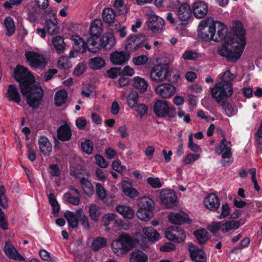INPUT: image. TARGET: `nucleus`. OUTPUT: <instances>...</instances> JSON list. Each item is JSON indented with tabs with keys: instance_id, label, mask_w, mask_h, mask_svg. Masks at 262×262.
<instances>
[{
	"instance_id": "44",
	"label": "nucleus",
	"mask_w": 262,
	"mask_h": 262,
	"mask_svg": "<svg viewBox=\"0 0 262 262\" xmlns=\"http://www.w3.org/2000/svg\"><path fill=\"white\" fill-rule=\"evenodd\" d=\"M80 195H73L71 192H67L63 195V200L64 202L77 206L80 203Z\"/></svg>"
},
{
	"instance_id": "26",
	"label": "nucleus",
	"mask_w": 262,
	"mask_h": 262,
	"mask_svg": "<svg viewBox=\"0 0 262 262\" xmlns=\"http://www.w3.org/2000/svg\"><path fill=\"white\" fill-rule=\"evenodd\" d=\"M121 188L125 195L130 199L135 198L139 195L138 191L133 187L129 182L123 181L121 184Z\"/></svg>"
},
{
	"instance_id": "21",
	"label": "nucleus",
	"mask_w": 262,
	"mask_h": 262,
	"mask_svg": "<svg viewBox=\"0 0 262 262\" xmlns=\"http://www.w3.org/2000/svg\"><path fill=\"white\" fill-rule=\"evenodd\" d=\"M207 5L201 1L195 2L193 6V12L194 16L197 18L204 17L208 12Z\"/></svg>"
},
{
	"instance_id": "60",
	"label": "nucleus",
	"mask_w": 262,
	"mask_h": 262,
	"mask_svg": "<svg viewBox=\"0 0 262 262\" xmlns=\"http://www.w3.org/2000/svg\"><path fill=\"white\" fill-rule=\"evenodd\" d=\"M200 158V155L199 154H189L184 159L183 163L186 165H190L198 160Z\"/></svg>"
},
{
	"instance_id": "62",
	"label": "nucleus",
	"mask_w": 262,
	"mask_h": 262,
	"mask_svg": "<svg viewBox=\"0 0 262 262\" xmlns=\"http://www.w3.org/2000/svg\"><path fill=\"white\" fill-rule=\"evenodd\" d=\"M147 183L154 188H159L163 186V183L158 178L149 177L147 179Z\"/></svg>"
},
{
	"instance_id": "23",
	"label": "nucleus",
	"mask_w": 262,
	"mask_h": 262,
	"mask_svg": "<svg viewBox=\"0 0 262 262\" xmlns=\"http://www.w3.org/2000/svg\"><path fill=\"white\" fill-rule=\"evenodd\" d=\"M168 219L169 221L174 224H182L189 220L188 215L184 212H171Z\"/></svg>"
},
{
	"instance_id": "53",
	"label": "nucleus",
	"mask_w": 262,
	"mask_h": 262,
	"mask_svg": "<svg viewBox=\"0 0 262 262\" xmlns=\"http://www.w3.org/2000/svg\"><path fill=\"white\" fill-rule=\"evenodd\" d=\"M76 214L78 217V221L82 225L83 227L86 228L89 227V222L88 219L85 216L83 210L81 209H78L76 210Z\"/></svg>"
},
{
	"instance_id": "33",
	"label": "nucleus",
	"mask_w": 262,
	"mask_h": 262,
	"mask_svg": "<svg viewBox=\"0 0 262 262\" xmlns=\"http://www.w3.org/2000/svg\"><path fill=\"white\" fill-rule=\"evenodd\" d=\"M71 39L73 41V48L78 52H83L85 50V43L84 40L76 35H72Z\"/></svg>"
},
{
	"instance_id": "29",
	"label": "nucleus",
	"mask_w": 262,
	"mask_h": 262,
	"mask_svg": "<svg viewBox=\"0 0 262 262\" xmlns=\"http://www.w3.org/2000/svg\"><path fill=\"white\" fill-rule=\"evenodd\" d=\"M88 243L92 250L97 251L106 246V240L105 238L101 237L90 238L88 239Z\"/></svg>"
},
{
	"instance_id": "48",
	"label": "nucleus",
	"mask_w": 262,
	"mask_h": 262,
	"mask_svg": "<svg viewBox=\"0 0 262 262\" xmlns=\"http://www.w3.org/2000/svg\"><path fill=\"white\" fill-rule=\"evenodd\" d=\"M80 184L84 193L86 195L90 196L93 194L94 188L92 184L89 180L85 178H82L80 180Z\"/></svg>"
},
{
	"instance_id": "12",
	"label": "nucleus",
	"mask_w": 262,
	"mask_h": 262,
	"mask_svg": "<svg viewBox=\"0 0 262 262\" xmlns=\"http://www.w3.org/2000/svg\"><path fill=\"white\" fill-rule=\"evenodd\" d=\"M160 199L162 205L166 208H170L175 205L177 196L173 191L168 189H164L160 192Z\"/></svg>"
},
{
	"instance_id": "54",
	"label": "nucleus",
	"mask_w": 262,
	"mask_h": 262,
	"mask_svg": "<svg viewBox=\"0 0 262 262\" xmlns=\"http://www.w3.org/2000/svg\"><path fill=\"white\" fill-rule=\"evenodd\" d=\"M48 199L53 209V213L54 214L58 213L60 209V206L56 199L55 196L53 193H50Z\"/></svg>"
},
{
	"instance_id": "39",
	"label": "nucleus",
	"mask_w": 262,
	"mask_h": 262,
	"mask_svg": "<svg viewBox=\"0 0 262 262\" xmlns=\"http://www.w3.org/2000/svg\"><path fill=\"white\" fill-rule=\"evenodd\" d=\"M64 216L67 219L69 225L72 228H76L78 225V217L75 212L67 211L64 213Z\"/></svg>"
},
{
	"instance_id": "64",
	"label": "nucleus",
	"mask_w": 262,
	"mask_h": 262,
	"mask_svg": "<svg viewBox=\"0 0 262 262\" xmlns=\"http://www.w3.org/2000/svg\"><path fill=\"white\" fill-rule=\"evenodd\" d=\"M175 231L176 232L175 242L179 243L183 242L186 238L185 233L184 230L179 227H176Z\"/></svg>"
},
{
	"instance_id": "63",
	"label": "nucleus",
	"mask_w": 262,
	"mask_h": 262,
	"mask_svg": "<svg viewBox=\"0 0 262 262\" xmlns=\"http://www.w3.org/2000/svg\"><path fill=\"white\" fill-rule=\"evenodd\" d=\"M5 190L4 186L0 187V205L3 208L8 207V200L5 194Z\"/></svg>"
},
{
	"instance_id": "30",
	"label": "nucleus",
	"mask_w": 262,
	"mask_h": 262,
	"mask_svg": "<svg viewBox=\"0 0 262 262\" xmlns=\"http://www.w3.org/2000/svg\"><path fill=\"white\" fill-rule=\"evenodd\" d=\"M116 210L124 219H132L135 215L134 210L127 205H118L116 208Z\"/></svg>"
},
{
	"instance_id": "35",
	"label": "nucleus",
	"mask_w": 262,
	"mask_h": 262,
	"mask_svg": "<svg viewBox=\"0 0 262 262\" xmlns=\"http://www.w3.org/2000/svg\"><path fill=\"white\" fill-rule=\"evenodd\" d=\"M200 245L205 244L209 239L207 231L205 229H199L193 233Z\"/></svg>"
},
{
	"instance_id": "49",
	"label": "nucleus",
	"mask_w": 262,
	"mask_h": 262,
	"mask_svg": "<svg viewBox=\"0 0 262 262\" xmlns=\"http://www.w3.org/2000/svg\"><path fill=\"white\" fill-rule=\"evenodd\" d=\"M5 26L6 28V35L8 36L12 35L15 30V26L14 21L10 17H6L4 20Z\"/></svg>"
},
{
	"instance_id": "57",
	"label": "nucleus",
	"mask_w": 262,
	"mask_h": 262,
	"mask_svg": "<svg viewBox=\"0 0 262 262\" xmlns=\"http://www.w3.org/2000/svg\"><path fill=\"white\" fill-rule=\"evenodd\" d=\"M199 57V54L195 51L186 50L182 55V58L185 60H195Z\"/></svg>"
},
{
	"instance_id": "27",
	"label": "nucleus",
	"mask_w": 262,
	"mask_h": 262,
	"mask_svg": "<svg viewBox=\"0 0 262 262\" xmlns=\"http://www.w3.org/2000/svg\"><path fill=\"white\" fill-rule=\"evenodd\" d=\"M102 221L106 227H107L111 222H114V225L120 226L122 224V220L118 217L117 214L115 213H107L105 214L102 218Z\"/></svg>"
},
{
	"instance_id": "43",
	"label": "nucleus",
	"mask_w": 262,
	"mask_h": 262,
	"mask_svg": "<svg viewBox=\"0 0 262 262\" xmlns=\"http://www.w3.org/2000/svg\"><path fill=\"white\" fill-rule=\"evenodd\" d=\"M89 212L91 219L94 221H98L101 214L100 207L94 204L89 205Z\"/></svg>"
},
{
	"instance_id": "22",
	"label": "nucleus",
	"mask_w": 262,
	"mask_h": 262,
	"mask_svg": "<svg viewBox=\"0 0 262 262\" xmlns=\"http://www.w3.org/2000/svg\"><path fill=\"white\" fill-rule=\"evenodd\" d=\"M213 25L214 34L213 40L216 42L220 41L225 37L226 28L222 23L218 21H214L213 20Z\"/></svg>"
},
{
	"instance_id": "15",
	"label": "nucleus",
	"mask_w": 262,
	"mask_h": 262,
	"mask_svg": "<svg viewBox=\"0 0 262 262\" xmlns=\"http://www.w3.org/2000/svg\"><path fill=\"white\" fill-rule=\"evenodd\" d=\"M203 204L205 208L211 211L217 210L220 206V201L214 193L208 194L205 198Z\"/></svg>"
},
{
	"instance_id": "55",
	"label": "nucleus",
	"mask_w": 262,
	"mask_h": 262,
	"mask_svg": "<svg viewBox=\"0 0 262 262\" xmlns=\"http://www.w3.org/2000/svg\"><path fill=\"white\" fill-rule=\"evenodd\" d=\"M188 147L193 152H202V149L201 147L198 144L194 143L193 140V134L192 133H190L188 136Z\"/></svg>"
},
{
	"instance_id": "28",
	"label": "nucleus",
	"mask_w": 262,
	"mask_h": 262,
	"mask_svg": "<svg viewBox=\"0 0 262 262\" xmlns=\"http://www.w3.org/2000/svg\"><path fill=\"white\" fill-rule=\"evenodd\" d=\"M116 38L113 33L108 32L102 37L101 45L106 50H110L115 44Z\"/></svg>"
},
{
	"instance_id": "37",
	"label": "nucleus",
	"mask_w": 262,
	"mask_h": 262,
	"mask_svg": "<svg viewBox=\"0 0 262 262\" xmlns=\"http://www.w3.org/2000/svg\"><path fill=\"white\" fill-rule=\"evenodd\" d=\"M222 224L221 231L223 233L227 232L230 230L237 229L241 225L240 222L236 220L226 221L225 223Z\"/></svg>"
},
{
	"instance_id": "32",
	"label": "nucleus",
	"mask_w": 262,
	"mask_h": 262,
	"mask_svg": "<svg viewBox=\"0 0 262 262\" xmlns=\"http://www.w3.org/2000/svg\"><path fill=\"white\" fill-rule=\"evenodd\" d=\"M142 232L149 242L155 243L160 239V234L151 227L143 228Z\"/></svg>"
},
{
	"instance_id": "9",
	"label": "nucleus",
	"mask_w": 262,
	"mask_h": 262,
	"mask_svg": "<svg viewBox=\"0 0 262 262\" xmlns=\"http://www.w3.org/2000/svg\"><path fill=\"white\" fill-rule=\"evenodd\" d=\"M47 17L46 28L51 35H55L58 33L59 28L57 26V19L56 13L53 9H49L45 12Z\"/></svg>"
},
{
	"instance_id": "59",
	"label": "nucleus",
	"mask_w": 262,
	"mask_h": 262,
	"mask_svg": "<svg viewBox=\"0 0 262 262\" xmlns=\"http://www.w3.org/2000/svg\"><path fill=\"white\" fill-rule=\"evenodd\" d=\"M121 74V69L117 67L112 68L106 72L107 76L111 79L117 78Z\"/></svg>"
},
{
	"instance_id": "47",
	"label": "nucleus",
	"mask_w": 262,
	"mask_h": 262,
	"mask_svg": "<svg viewBox=\"0 0 262 262\" xmlns=\"http://www.w3.org/2000/svg\"><path fill=\"white\" fill-rule=\"evenodd\" d=\"M138 218L142 221L149 220L152 216V211L145 209L139 208L137 212Z\"/></svg>"
},
{
	"instance_id": "34",
	"label": "nucleus",
	"mask_w": 262,
	"mask_h": 262,
	"mask_svg": "<svg viewBox=\"0 0 262 262\" xmlns=\"http://www.w3.org/2000/svg\"><path fill=\"white\" fill-rule=\"evenodd\" d=\"M236 77V75L231 73L230 70H227L219 75V78L221 80L220 82L223 83L225 84H229L231 86H233L232 82Z\"/></svg>"
},
{
	"instance_id": "31",
	"label": "nucleus",
	"mask_w": 262,
	"mask_h": 262,
	"mask_svg": "<svg viewBox=\"0 0 262 262\" xmlns=\"http://www.w3.org/2000/svg\"><path fill=\"white\" fill-rule=\"evenodd\" d=\"M148 259L146 254L141 250H137L130 253L129 262H148Z\"/></svg>"
},
{
	"instance_id": "56",
	"label": "nucleus",
	"mask_w": 262,
	"mask_h": 262,
	"mask_svg": "<svg viewBox=\"0 0 262 262\" xmlns=\"http://www.w3.org/2000/svg\"><path fill=\"white\" fill-rule=\"evenodd\" d=\"M114 7L121 14H125L127 11L126 6L124 5L123 0H115Z\"/></svg>"
},
{
	"instance_id": "18",
	"label": "nucleus",
	"mask_w": 262,
	"mask_h": 262,
	"mask_svg": "<svg viewBox=\"0 0 262 262\" xmlns=\"http://www.w3.org/2000/svg\"><path fill=\"white\" fill-rule=\"evenodd\" d=\"M58 138L61 141H69L72 136V128L70 124L65 123L59 127L57 130Z\"/></svg>"
},
{
	"instance_id": "2",
	"label": "nucleus",
	"mask_w": 262,
	"mask_h": 262,
	"mask_svg": "<svg viewBox=\"0 0 262 262\" xmlns=\"http://www.w3.org/2000/svg\"><path fill=\"white\" fill-rule=\"evenodd\" d=\"M233 37L228 39L217 47V53L228 60L236 62L241 57L246 45L245 30L239 21L235 23L233 27Z\"/></svg>"
},
{
	"instance_id": "40",
	"label": "nucleus",
	"mask_w": 262,
	"mask_h": 262,
	"mask_svg": "<svg viewBox=\"0 0 262 262\" xmlns=\"http://www.w3.org/2000/svg\"><path fill=\"white\" fill-rule=\"evenodd\" d=\"M102 18L105 22L109 24L114 23L115 19V13L113 9L105 8L102 12Z\"/></svg>"
},
{
	"instance_id": "10",
	"label": "nucleus",
	"mask_w": 262,
	"mask_h": 262,
	"mask_svg": "<svg viewBox=\"0 0 262 262\" xmlns=\"http://www.w3.org/2000/svg\"><path fill=\"white\" fill-rule=\"evenodd\" d=\"M146 23L148 27L154 33H160L164 30V20L155 14H151Z\"/></svg>"
},
{
	"instance_id": "19",
	"label": "nucleus",
	"mask_w": 262,
	"mask_h": 262,
	"mask_svg": "<svg viewBox=\"0 0 262 262\" xmlns=\"http://www.w3.org/2000/svg\"><path fill=\"white\" fill-rule=\"evenodd\" d=\"M231 143L227 141L225 138H224L221 142L219 146L216 149V153L219 155L222 154L223 158H229L232 153L231 152Z\"/></svg>"
},
{
	"instance_id": "11",
	"label": "nucleus",
	"mask_w": 262,
	"mask_h": 262,
	"mask_svg": "<svg viewBox=\"0 0 262 262\" xmlns=\"http://www.w3.org/2000/svg\"><path fill=\"white\" fill-rule=\"evenodd\" d=\"M156 94L163 99L171 98L176 92L175 87L169 83H162L155 88Z\"/></svg>"
},
{
	"instance_id": "24",
	"label": "nucleus",
	"mask_w": 262,
	"mask_h": 262,
	"mask_svg": "<svg viewBox=\"0 0 262 262\" xmlns=\"http://www.w3.org/2000/svg\"><path fill=\"white\" fill-rule=\"evenodd\" d=\"M177 15L181 21H187L191 16V9L187 4H183L179 7Z\"/></svg>"
},
{
	"instance_id": "50",
	"label": "nucleus",
	"mask_w": 262,
	"mask_h": 262,
	"mask_svg": "<svg viewBox=\"0 0 262 262\" xmlns=\"http://www.w3.org/2000/svg\"><path fill=\"white\" fill-rule=\"evenodd\" d=\"M224 110V112L229 117H231L235 114L237 109L236 107L233 106L231 104L226 102V101H224L223 102L219 103Z\"/></svg>"
},
{
	"instance_id": "17",
	"label": "nucleus",
	"mask_w": 262,
	"mask_h": 262,
	"mask_svg": "<svg viewBox=\"0 0 262 262\" xmlns=\"http://www.w3.org/2000/svg\"><path fill=\"white\" fill-rule=\"evenodd\" d=\"M38 143L39 151L44 156L50 155L52 150V145L48 138L45 136L39 137Z\"/></svg>"
},
{
	"instance_id": "1",
	"label": "nucleus",
	"mask_w": 262,
	"mask_h": 262,
	"mask_svg": "<svg viewBox=\"0 0 262 262\" xmlns=\"http://www.w3.org/2000/svg\"><path fill=\"white\" fill-rule=\"evenodd\" d=\"M14 74L16 80L19 83L21 93L26 98L28 104L34 108L38 107L43 91L39 84L34 83V77L22 66H17Z\"/></svg>"
},
{
	"instance_id": "42",
	"label": "nucleus",
	"mask_w": 262,
	"mask_h": 262,
	"mask_svg": "<svg viewBox=\"0 0 262 262\" xmlns=\"http://www.w3.org/2000/svg\"><path fill=\"white\" fill-rule=\"evenodd\" d=\"M68 94L64 90L57 91L55 95V104L57 106H60L64 104L67 99Z\"/></svg>"
},
{
	"instance_id": "3",
	"label": "nucleus",
	"mask_w": 262,
	"mask_h": 262,
	"mask_svg": "<svg viewBox=\"0 0 262 262\" xmlns=\"http://www.w3.org/2000/svg\"><path fill=\"white\" fill-rule=\"evenodd\" d=\"M145 237L140 233L136 235L135 239L126 233L120 235L118 237L112 241L111 248L113 253L117 256H121L126 254L138 243L142 248L147 246L145 243Z\"/></svg>"
},
{
	"instance_id": "52",
	"label": "nucleus",
	"mask_w": 262,
	"mask_h": 262,
	"mask_svg": "<svg viewBox=\"0 0 262 262\" xmlns=\"http://www.w3.org/2000/svg\"><path fill=\"white\" fill-rule=\"evenodd\" d=\"M139 99V94L136 91H132L127 97V105L130 108L135 107Z\"/></svg>"
},
{
	"instance_id": "36",
	"label": "nucleus",
	"mask_w": 262,
	"mask_h": 262,
	"mask_svg": "<svg viewBox=\"0 0 262 262\" xmlns=\"http://www.w3.org/2000/svg\"><path fill=\"white\" fill-rule=\"evenodd\" d=\"M102 22L100 19H95L91 24L90 33L91 36L98 37L102 32Z\"/></svg>"
},
{
	"instance_id": "7",
	"label": "nucleus",
	"mask_w": 262,
	"mask_h": 262,
	"mask_svg": "<svg viewBox=\"0 0 262 262\" xmlns=\"http://www.w3.org/2000/svg\"><path fill=\"white\" fill-rule=\"evenodd\" d=\"M168 73L169 69L166 65L158 64L151 69L149 78L151 81L160 83L166 80Z\"/></svg>"
},
{
	"instance_id": "38",
	"label": "nucleus",
	"mask_w": 262,
	"mask_h": 262,
	"mask_svg": "<svg viewBox=\"0 0 262 262\" xmlns=\"http://www.w3.org/2000/svg\"><path fill=\"white\" fill-rule=\"evenodd\" d=\"M89 66L93 70H100L105 65V60L103 58L99 57H96L89 59Z\"/></svg>"
},
{
	"instance_id": "6",
	"label": "nucleus",
	"mask_w": 262,
	"mask_h": 262,
	"mask_svg": "<svg viewBox=\"0 0 262 262\" xmlns=\"http://www.w3.org/2000/svg\"><path fill=\"white\" fill-rule=\"evenodd\" d=\"M141 47H145L148 50L151 49V46L145 36L132 35L126 40L125 49L128 52H133Z\"/></svg>"
},
{
	"instance_id": "14",
	"label": "nucleus",
	"mask_w": 262,
	"mask_h": 262,
	"mask_svg": "<svg viewBox=\"0 0 262 262\" xmlns=\"http://www.w3.org/2000/svg\"><path fill=\"white\" fill-rule=\"evenodd\" d=\"M188 249L190 252V257L192 260L196 262H206V256L205 252L199 249L193 243L188 244Z\"/></svg>"
},
{
	"instance_id": "58",
	"label": "nucleus",
	"mask_w": 262,
	"mask_h": 262,
	"mask_svg": "<svg viewBox=\"0 0 262 262\" xmlns=\"http://www.w3.org/2000/svg\"><path fill=\"white\" fill-rule=\"evenodd\" d=\"M81 146L83 152L88 154H91L93 149V143L90 140H87L81 143Z\"/></svg>"
},
{
	"instance_id": "46",
	"label": "nucleus",
	"mask_w": 262,
	"mask_h": 262,
	"mask_svg": "<svg viewBox=\"0 0 262 262\" xmlns=\"http://www.w3.org/2000/svg\"><path fill=\"white\" fill-rule=\"evenodd\" d=\"M52 41L57 52L59 53L63 52L66 45L64 42V39L62 37L60 36H56L53 38Z\"/></svg>"
},
{
	"instance_id": "41",
	"label": "nucleus",
	"mask_w": 262,
	"mask_h": 262,
	"mask_svg": "<svg viewBox=\"0 0 262 262\" xmlns=\"http://www.w3.org/2000/svg\"><path fill=\"white\" fill-rule=\"evenodd\" d=\"M133 85L141 92H144L147 90L148 84L144 78L136 76L134 78Z\"/></svg>"
},
{
	"instance_id": "25",
	"label": "nucleus",
	"mask_w": 262,
	"mask_h": 262,
	"mask_svg": "<svg viewBox=\"0 0 262 262\" xmlns=\"http://www.w3.org/2000/svg\"><path fill=\"white\" fill-rule=\"evenodd\" d=\"M7 99L10 101L19 104L21 101L20 95L18 89L13 85H9L6 93Z\"/></svg>"
},
{
	"instance_id": "51",
	"label": "nucleus",
	"mask_w": 262,
	"mask_h": 262,
	"mask_svg": "<svg viewBox=\"0 0 262 262\" xmlns=\"http://www.w3.org/2000/svg\"><path fill=\"white\" fill-rule=\"evenodd\" d=\"M57 66L59 69L68 70L72 68V64L68 57L61 56L58 60Z\"/></svg>"
},
{
	"instance_id": "61",
	"label": "nucleus",
	"mask_w": 262,
	"mask_h": 262,
	"mask_svg": "<svg viewBox=\"0 0 262 262\" xmlns=\"http://www.w3.org/2000/svg\"><path fill=\"white\" fill-rule=\"evenodd\" d=\"M148 58L146 55H142L133 58V62L136 66H141L145 65L148 61Z\"/></svg>"
},
{
	"instance_id": "20",
	"label": "nucleus",
	"mask_w": 262,
	"mask_h": 262,
	"mask_svg": "<svg viewBox=\"0 0 262 262\" xmlns=\"http://www.w3.org/2000/svg\"><path fill=\"white\" fill-rule=\"evenodd\" d=\"M169 109L167 102L161 100H157L154 106V113L160 117H166L169 113Z\"/></svg>"
},
{
	"instance_id": "13",
	"label": "nucleus",
	"mask_w": 262,
	"mask_h": 262,
	"mask_svg": "<svg viewBox=\"0 0 262 262\" xmlns=\"http://www.w3.org/2000/svg\"><path fill=\"white\" fill-rule=\"evenodd\" d=\"M129 59V55L126 52L116 51L110 55V61L116 66L122 65L126 63Z\"/></svg>"
},
{
	"instance_id": "45",
	"label": "nucleus",
	"mask_w": 262,
	"mask_h": 262,
	"mask_svg": "<svg viewBox=\"0 0 262 262\" xmlns=\"http://www.w3.org/2000/svg\"><path fill=\"white\" fill-rule=\"evenodd\" d=\"M154 207L155 203L151 199L148 197H144L141 199L139 204V208H143L152 211Z\"/></svg>"
},
{
	"instance_id": "16",
	"label": "nucleus",
	"mask_w": 262,
	"mask_h": 262,
	"mask_svg": "<svg viewBox=\"0 0 262 262\" xmlns=\"http://www.w3.org/2000/svg\"><path fill=\"white\" fill-rule=\"evenodd\" d=\"M4 250L6 255L10 258L15 260L25 261V257L16 250L14 246L10 242L5 243Z\"/></svg>"
},
{
	"instance_id": "4",
	"label": "nucleus",
	"mask_w": 262,
	"mask_h": 262,
	"mask_svg": "<svg viewBox=\"0 0 262 262\" xmlns=\"http://www.w3.org/2000/svg\"><path fill=\"white\" fill-rule=\"evenodd\" d=\"M210 93L217 103H222L232 96L233 86L219 82L210 89Z\"/></svg>"
},
{
	"instance_id": "5",
	"label": "nucleus",
	"mask_w": 262,
	"mask_h": 262,
	"mask_svg": "<svg viewBox=\"0 0 262 262\" xmlns=\"http://www.w3.org/2000/svg\"><path fill=\"white\" fill-rule=\"evenodd\" d=\"M213 31L212 18H208L200 23L198 28V34L201 39L206 41L213 40L214 37Z\"/></svg>"
},
{
	"instance_id": "8",
	"label": "nucleus",
	"mask_w": 262,
	"mask_h": 262,
	"mask_svg": "<svg viewBox=\"0 0 262 262\" xmlns=\"http://www.w3.org/2000/svg\"><path fill=\"white\" fill-rule=\"evenodd\" d=\"M25 56L29 65L35 68H45L47 62L44 56L37 52L33 50H26Z\"/></svg>"
}]
</instances>
